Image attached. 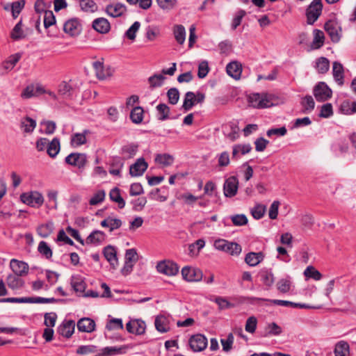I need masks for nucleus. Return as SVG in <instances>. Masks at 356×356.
Listing matches in <instances>:
<instances>
[{"label": "nucleus", "mask_w": 356, "mask_h": 356, "mask_svg": "<svg viewBox=\"0 0 356 356\" xmlns=\"http://www.w3.org/2000/svg\"><path fill=\"white\" fill-rule=\"evenodd\" d=\"M213 245L216 249L229 253L231 255H238L242 250L241 246L237 243L221 238L216 240Z\"/></svg>", "instance_id": "nucleus-1"}, {"label": "nucleus", "mask_w": 356, "mask_h": 356, "mask_svg": "<svg viewBox=\"0 0 356 356\" xmlns=\"http://www.w3.org/2000/svg\"><path fill=\"white\" fill-rule=\"evenodd\" d=\"M20 199L23 203L34 208H40L44 203L42 194L37 191L24 193Z\"/></svg>", "instance_id": "nucleus-2"}, {"label": "nucleus", "mask_w": 356, "mask_h": 356, "mask_svg": "<svg viewBox=\"0 0 356 356\" xmlns=\"http://www.w3.org/2000/svg\"><path fill=\"white\" fill-rule=\"evenodd\" d=\"M313 95L317 102H325L332 97V90L326 83L320 81L314 87Z\"/></svg>", "instance_id": "nucleus-3"}, {"label": "nucleus", "mask_w": 356, "mask_h": 356, "mask_svg": "<svg viewBox=\"0 0 356 356\" xmlns=\"http://www.w3.org/2000/svg\"><path fill=\"white\" fill-rule=\"evenodd\" d=\"M324 29L332 42L337 43L342 36V30L340 24L337 20H328L324 26Z\"/></svg>", "instance_id": "nucleus-4"}, {"label": "nucleus", "mask_w": 356, "mask_h": 356, "mask_svg": "<svg viewBox=\"0 0 356 356\" xmlns=\"http://www.w3.org/2000/svg\"><path fill=\"white\" fill-rule=\"evenodd\" d=\"M322 9V0H313L306 11L307 23L313 24L321 15Z\"/></svg>", "instance_id": "nucleus-5"}, {"label": "nucleus", "mask_w": 356, "mask_h": 356, "mask_svg": "<svg viewBox=\"0 0 356 356\" xmlns=\"http://www.w3.org/2000/svg\"><path fill=\"white\" fill-rule=\"evenodd\" d=\"M65 162L79 170H83L87 164L88 159L86 154L74 152L65 157Z\"/></svg>", "instance_id": "nucleus-6"}, {"label": "nucleus", "mask_w": 356, "mask_h": 356, "mask_svg": "<svg viewBox=\"0 0 356 356\" xmlns=\"http://www.w3.org/2000/svg\"><path fill=\"white\" fill-rule=\"evenodd\" d=\"M178 265L170 260L159 261L156 265V270L159 273L168 276H174L179 272Z\"/></svg>", "instance_id": "nucleus-7"}, {"label": "nucleus", "mask_w": 356, "mask_h": 356, "mask_svg": "<svg viewBox=\"0 0 356 356\" xmlns=\"http://www.w3.org/2000/svg\"><path fill=\"white\" fill-rule=\"evenodd\" d=\"M44 92H46V90L41 84H30L22 90L20 96L22 99H27L38 97Z\"/></svg>", "instance_id": "nucleus-8"}, {"label": "nucleus", "mask_w": 356, "mask_h": 356, "mask_svg": "<svg viewBox=\"0 0 356 356\" xmlns=\"http://www.w3.org/2000/svg\"><path fill=\"white\" fill-rule=\"evenodd\" d=\"M189 345L194 352L202 351L207 346V339L203 334H195L190 338Z\"/></svg>", "instance_id": "nucleus-9"}, {"label": "nucleus", "mask_w": 356, "mask_h": 356, "mask_svg": "<svg viewBox=\"0 0 356 356\" xmlns=\"http://www.w3.org/2000/svg\"><path fill=\"white\" fill-rule=\"evenodd\" d=\"M181 275L187 282H199L202 279V272L200 269L189 266L181 269Z\"/></svg>", "instance_id": "nucleus-10"}, {"label": "nucleus", "mask_w": 356, "mask_h": 356, "mask_svg": "<svg viewBox=\"0 0 356 356\" xmlns=\"http://www.w3.org/2000/svg\"><path fill=\"white\" fill-rule=\"evenodd\" d=\"M238 188V181L235 176L227 178L223 185L224 195L227 197H232L236 195Z\"/></svg>", "instance_id": "nucleus-11"}, {"label": "nucleus", "mask_w": 356, "mask_h": 356, "mask_svg": "<svg viewBox=\"0 0 356 356\" xmlns=\"http://www.w3.org/2000/svg\"><path fill=\"white\" fill-rule=\"evenodd\" d=\"M92 66L95 70L97 77L100 80L111 77L114 72V70L111 67L105 68L103 62L99 60L94 62Z\"/></svg>", "instance_id": "nucleus-12"}, {"label": "nucleus", "mask_w": 356, "mask_h": 356, "mask_svg": "<svg viewBox=\"0 0 356 356\" xmlns=\"http://www.w3.org/2000/svg\"><path fill=\"white\" fill-rule=\"evenodd\" d=\"M81 24L77 19H68L63 24V31L71 37H76L81 33Z\"/></svg>", "instance_id": "nucleus-13"}, {"label": "nucleus", "mask_w": 356, "mask_h": 356, "mask_svg": "<svg viewBox=\"0 0 356 356\" xmlns=\"http://www.w3.org/2000/svg\"><path fill=\"white\" fill-rule=\"evenodd\" d=\"M103 254L105 259L110 264L111 268L113 269H116L119 265V262L115 248L111 245L106 246L103 249Z\"/></svg>", "instance_id": "nucleus-14"}, {"label": "nucleus", "mask_w": 356, "mask_h": 356, "mask_svg": "<svg viewBox=\"0 0 356 356\" xmlns=\"http://www.w3.org/2000/svg\"><path fill=\"white\" fill-rule=\"evenodd\" d=\"M145 327V323L143 321L138 319L131 320L126 324V329L127 332L136 335H141L144 334Z\"/></svg>", "instance_id": "nucleus-15"}, {"label": "nucleus", "mask_w": 356, "mask_h": 356, "mask_svg": "<svg viewBox=\"0 0 356 356\" xmlns=\"http://www.w3.org/2000/svg\"><path fill=\"white\" fill-rule=\"evenodd\" d=\"M104 11L112 17H118L127 12V7L121 3H111L106 6Z\"/></svg>", "instance_id": "nucleus-16"}, {"label": "nucleus", "mask_w": 356, "mask_h": 356, "mask_svg": "<svg viewBox=\"0 0 356 356\" xmlns=\"http://www.w3.org/2000/svg\"><path fill=\"white\" fill-rule=\"evenodd\" d=\"M75 329V321L73 320H65L58 327L57 332L63 337L69 339L72 337Z\"/></svg>", "instance_id": "nucleus-17"}, {"label": "nucleus", "mask_w": 356, "mask_h": 356, "mask_svg": "<svg viewBox=\"0 0 356 356\" xmlns=\"http://www.w3.org/2000/svg\"><path fill=\"white\" fill-rule=\"evenodd\" d=\"M148 167L147 163L143 158H139L129 168V174L132 177L141 176Z\"/></svg>", "instance_id": "nucleus-18"}, {"label": "nucleus", "mask_w": 356, "mask_h": 356, "mask_svg": "<svg viewBox=\"0 0 356 356\" xmlns=\"http://www.w3.org/2000/svg\"><path fill=\"white\" fill-rule=\"evenodd\" d=\"M10 266L16 276L26 275L29 272V266L26 262L15 259H11Z\"/></svg>", "instance_id": "nucleus-19"}, {"label": "nucleus", "mask_w": 356, "mask_h": 356, "mask_svg": "<svg viewBox=\"0 0 356 356\" xmlns=\"http://www.w3.org/2000/svg\"><path fill=\"white\" fill-rule=\"evenodd\" d=\"M248 102L250 106L254 108L267 107V94L262 95L259 93H253L248 97Z\"/></svg>", "instance_id": "nucleus-20"}, {"label": "nucleus", "mask_w": 356, "mask_h": 356, "mask_svg": "<svg viewBox=\"0 0 356 356\" xmlns=\"http://www.w3.org/2000/svg\"><path fill=\"white\" fill-rule=\"evenodd\" d=\"M77 329L79 332L90 333L95 330V322L90 318L84 317L78 321Z\"/></svg>", "instance_id": "nucleus-21"}, {"label": "nucleus", "mask_w": 356, "mask_h": 356, "mask_svg": "<svg viewBox=\"0 0 356 356\" xmlns=\"http://www.w3.org/2000/svg\"><path fill=\"white\" fill-rule=\"evenodd\" d=\"M128 347L127 346H107L102 348L100 353L96 356H113L116 355L125 354Z\"/></svg>", "instance_id": "nucleus-22"}, {"label": "nucleus", "mask_w": 356, "mask_h": 356, "mask_svg": "<svg viewBox=\"0 0 356 356\" xmlns=\"http://www.w3.org/2000/svg\"><path fill=\"white\" fill-rule=\"evenodd\" d=\"M106 238V234L100 230H94L86 238V244H93L99 245L105 241Z\"/></svg>", "instance_id": "nucleus-23"}, {"label": "nucleus", "mask_w": 356, "mask_h": 356, "mask_svg": "<svg viewBox=\"0 0 356 356\" xmlns=\"http://www.w3.org/2000/svg\"><path fill=\"white\" fill-rule=\"evenodd\" d=\"M123 159L120 156H114L110 161V168L108 172L114 176L121 177V170L124 166Z\"/></svg>", "instance_id": "nucleus-24"}, {"label": "nucleus", "mask_w": 356, "mask_h": 356, "mask_svg": "<svg viewBox=\"0 0 356 356\" xmlns=\"http://www.w3.org/2000/svg\"><path fill=\"white\" fill-rule=\"evenodd\" d=\"M226 71L229 76L237 80L239 79L242 73L241 64L237 61H232L227 64Z\"/></svg>", "instance_id": "nucleus-25"}, {"label": "nucleus", "mask_w": 356, "mask_h": 356, "mask_svg": "<svg viewBox=\"0 0 356 356\" xmlns=\"http://www.w3.org/2000/svg\"><path fill=\"white\" fill-rule=\"evenodd\" d=\"M92 28L100 33H106L111 29L109 22L104 17L95 19L92 22Z\"/></svg>", "instance_id": "nucleus-26"}, {"label": "nucleus", "mask_w": 356, "mask_h": 356, "mask_svg": "<svg viewBox=\"0 0 356 356\" xmlns=\"http://www.w3.org/2000/svg\"><path fill=\"white\" fill-rule=\"evenodd\" d=\"M268 302L273 303L274 305L282 306V307H291L293 308H300V309H314L315 307L310 306L304 303H296L288 300H268Z\"/></svg>", "instance_id": "nucleus-27"}, {"label": "nucleus", "mask_w": 356, "mask_h": 356, "mask_svg": "<svg viewBox=\"0 0 356 356\" xmlns=\"http://www.w3.org/2000/svg\"><path fill=\"white\" fill-rule=\"evenodd\" d=\"M54 229V223L51 221L47 222L38 226L37 234L42 238L49 236Z\"/></svg>", "instance_id": "nucleus-28"}, {"label": "nucleus", "mask_w": 356, "mask_h": 356, "mask_svg": "<svg viewBox=\"0 0 356 356\" xmlns=\"http://www.w3.org/2000/svg\"><path fill=\"white\" fill-rule=\"evenodd\" d=\"M138 145L135 143H129L124 145L121 149V154L123 159H129L133 158L138 152Z\"/></svg>", "instance_id": "nucleus-29"}, {"label": "nucleus", "mask_w": 356, "mask_h": 356, "mask_svg": "<svg viewBox=\"0 0 356 356\" xmlns=\"http://www.w3.org/2000/svg\"><path fill=\"white\" fill-rule=\"evenodd\" d=\"M332 74L333 77L336 82L339 86H342L343 84V65L339 62H334L332 65Z\"/></svg>", "instance_id": "nucleus-30"}, {"label": "nucleus", "mask_w": 356, "mask_h": 356, "mask_svg": "<svg viewBox=\"0 0 356 356\" xmlns=\"http://www.w3.org/2000/svg\"><path fill=\"white\" fill-rule=\"evenodd\" d=\"M90 134L88 129L83 130L82 133H76L72 135L70 143L72 146L79 147L87 143L86 135Z\"/></svg>", "instance_id": "nucleus-31"}, {"label": "nucleus", "mask_w": 356, "mask_h": 356, "mask_svg": "<svg viewBox=\"0 0 356 356\" xmlns=\"http://www.w3.org/2000/svg\"><path fill=\"white\" fill-rule=\"evenodd\" d=\"M334 353L335 356H350L349 344L345 341H339L335 345Z\"/></svg>", "instance_id": "nucleus-32"}, {"label": "nucleus", "mask_w": 356, "mask_h": 356, "mask_svg": "<svg viewBox=\"0 0 356 356\" xmlns=\"http://www.w3.org/2000/svg\"><path fill=\"white\" fill-rule=\"evenodd\" d=\"M156 329L162 333L167 332L170 330L169 320L165 316H158L155 319Z\"/></svg>", "instance_id": "nucleus-33"}, {"label": "nucleus", "mask_w": 356, "mask_h": 356, "mask_svg": "<svg viewBox=\"0 0 356 356\" xmlns=\"http://www.w3.org/2000/svg\"><path fill=\"white\" fill-rule=\"evenodd\" d=\"M71 286L76 292H84L86 284L83 278L80 275H73L71 278Z\"/></svg>", "instance_id": "nucleus-34"}, {"label": "nucleus", "mask_w": 356, "mask_h": 356, "mask_svg": "<svg viewBox=\"0 0 356 356\" xmlns=\"http://www.w3.org/2000/svg\"><path fill=\"white\" fill-rule=\"evenodd\" d=\"M20 127L24 133L31 134L36 127V121L30 117L26 116L21 120Z\"/></svg>", "instance_id": "nucleus-35"}, {"label": "nucleus", "mask_w": 356, "mask_h": 356, "mask_svg": "<svg viewBox=\"0 0 356 356\" xmlns=\"http://www.w3.org/2000/svg\"><path fill=\"white\" fill-rule=\"evenodd\" d=\"M325 35L322 31L318 29L314 30V38L311 44L312 49H318L324 44Z\"/></svg>", "instance_id": "nucleus-36"}, {"label": "nucleus", "mask_w": 356, "mask_h": 356, "mask_svg": "<svg viewBox=\"0 0 356 356\" xmlns=\"http://www.w3.org/2000/svg\"><path fill=\"white\" fill-rule=\"evenodd\" d=\"M174 37L179 44H183L186 40V30L183 25L176 24L173 26Z\"/></svg>", "instance_id": "nucleus-37"}, {"label": "nucleus", "mask_w": 356, "mask_h": 356, "mask_svg": "<svg viewBox=\"0 0 356 356\" xmlns=\"http://www.w3.org/2000/svg\"><path fill=\"white\" fill-rule=\"evenodd\" d=\"M264 258L261 252H249L246 254L245 261L251 266H255L259 264Z\"/></svg>", "instance_id": "nucleus-38"}, {"label": "nucleus", "mask_w": 356, "mask_h": 356, "mask_svg": "<svg viewBox=\"0 0 356 356\" xmlns=\"http://www.w3.org/2000/svg\"><path fill=\"white\" fill-rule=\"evenodd\" d=\"M315 69L320 74H325L330 69V61L325 57H320L315 61Z\"/></svg>", "instance_id": "nucleus-39"}, {"label": "nucleus", "mask_w": 356, "mask_h": 356, "mask_svg": "<svg viewBox=\"0 0 356 356\" xmlns=\"http://www.w3.org/2000/svg\"><path fill=\"white\" fill-rule=\"evenodd\" d=\"M73 88L66 81H62L58 87V96L63 99L70 98L72 95Z\"/></svg>", "instance_id": "nucleus-40"}, {"label": "nucleus", "mask_w": 356, "mask_h": 356, "mask_svg": "<svg viewBox=\"0 0 356 356\" xmlns=\"http://www.w3.org/2000/svg\"><path fill=\"white\" fill-rule=\"evenodd\" d=\"M109 197L111 201L118 203L120 209H123L125 206V201L122 197L120 190L118 187L113 188L109 193Z\"/></svg>", "instance_id": "nucleus-41"}, {"label": "nucleus", "mask_w": 356, "mask_h": 356, "mask_svg": "<svg viewBox=\"0 0 356 356\" xmlns=\"http://www.w3.org/2000/svg\"><path fill=\"white\" fill-rule=\"evenodd\" d=\"M340 111L345 115H353L356 113V101H343L340 106Z\"/></svg>", "instance_id": "nucleus-42"}, {"label": "nucleus", "mask_w": 356, "mask_h": 356, "mask_svg": "<svg viewBox=\"0 0 356 356\" xmlns=\"http://www.w3.org/2000/svg\"><path fill=\"white\" fill-rule=\"evenodd\" d=\"M20 58V54L17 53L13 54L8 57V60H6L2 63L1 67L6 71L11 70L12 69H13V67L15 66V65L19 60Z\"/></svg>", "instance_id": "nucleus-43"}, {"label": "nucleus", "mask_w": 356, "mask_h": 356, "mask_svg": "<svg viewBox=\"0 0 356 356\" xmlns=\"http://www.w3.org/2000/svg\"><path fill=\"white\" fill-rule=\"evenodd\" d=\"M157 119L160 121H164L169 118L170 109L165 104H159L156 106Z\"/></svg>", "instance_id": "nucleus-44"}, {"label": "nucleus", "mask_w": 356, "mask_h": 356, "mask_svg": "<svg viewBox=\"0 0 356 356\" xmlns=\"http://www.w3.org/2000/svg\"><path fill=\"white\" fill-rule=\"evenodd\" d=\"M60 151V141L57 138H54L51 142H49L47 152L51 158H54Z\"/></svg>", "instance_id": "nucleus-45"}, {"label": "nucleus", "mask_w": 356, "mask_h": 356, "mask_svg": "<svg viewBox=\"0 0 356 356\" xmlns=\"http://www.w3.org/2000/svg\"><path fill=\"white\" fill-rule=\"evenodd\" d=\"M196 104L195 94L193 92H187L185 94L184 103L182 105L183 108L188 111Z\"/></svg>", "instance_id": "nucleus-46"}, {"label": "nucleus", "mask_w": 356, "mask_h": 356, "mask_svg": "<svg viewBox=\"0 0 356 356\" xmlns=\"http://www.w3.org/2000/svg\"><path fill=\"white\" fill-rule=\"evenodd\" d=\"M143 109L140 106L134 107L130 113V118L135 124L140 123L143 120Z\"/></svg>", "instance_id": "nucleus-47"}, {"label": "nucleus", "mask_w": 356, "mask_h": 356, "mask_svg": "<svg viewBox=\"0 0 356 356\" xmlns=\"http://www.w3.org/2000/svg\"><path fill=\"white\" fill-rule=\"evenodd\" d=\"M10 37L14 40H19L26 37V35L22 30V23L20 20L13 29L10 33Z\"/></svg>", "instance_id": "nucleus-48"}, {"label": "nucleus", "mask_w": 356, "mask_h": 356, "mask_svg": "<svg viewBox=\"0 0 356 356\" xmlns=\"http://www.w3.org/2000/svg\"><path fill=\"white\" fill-rule=\"evenodd\" d=\"M79 6L81 9L86 13H95L98 9L97 3L93 0H83Z\"/></svg>", "instance_id": "nucleus-49"}, {"label": "nucleus", "mask_w": 356, "mask_h": 356, "mask_svg": "<svg viewBox=\"0 0 356 356\" xmlns=\"http://www.w3.org/2000/svg\"><path fill=\"white\" fill-rule=\"evenodd\" d=\"M38 251L40 254H42L47 259H49L52 257V250L48 245L47 243L44 241H42L39 243L38 246Z\"/></svg>", "instance_id": "nucleus-50"}, {"label": "nucleus", "mask_w": 356, "mask_h": 356, "mask_svg": "<svg viewBox=\"0 0 356 356\" xmlns=\"http://www.w3.org/2000/svg\"><path fill=\"white\" fill-rule=\"evenodd\" d=\"M307 278H312L316 281H318L322 278V274L316 270L314 266H307L303 273Z\"/></svg>", "instance_id": "nucleus-51"}, {"label": "nucleus", "mask_w": 356, "mask_h": 356, "mask_svg": "<svg viewBox=\"0 0 356 356\" xmlns=\"http://www.w3.org/2000/svg\"><path fill=\"white\" fill-rule=\"evenodd\" d=\"M160 35V30L157 26H149L146 28L145 38L149 42L154 41Z\"/></svg>", "instance_id": "nucleus-52"}, {"label": "nucleus", "mask_w": 356, "mask_h": 356, "mask_svg": "<svg viewBox=\"0 0 356 356\" xmlns=\"http://www.w3.org/2000/svg\"><path fill=\"white\" fill-rule=\"evenodd\" d=\"M165 77L163 74H155L148 79V82L149 83V87L151 88H154L156 87H161L163 85V81Z\"/></svg>", "instance_id": "nucleus-53"}, {"label": "nucleus", "mask_w": 356, "mask_h": 356, "mask_svg": "<svg viewBox=\"0 0 356 356\" xmlns=\"http://www.w3.org/2000/svg\"><path fill=\"white\" fill-rule=\"evenodd\" d=\"M280 205L281 202L279 200H275L272 202L268 209V218L270 219H277Z\"/></svg>", "instance_id": "nucleus-54"}, {"label": "nucleus", "mask_w": 356, "mask_h": 356, "mask_svg": "<svg viewBox=\"0 0 356 356\" xmlns=\"http://www.w3.org/2000/svg\"><path fill=\"white\" fill-rule=\"evenodd\" d=\"M140 27V23L138 21L135 22L125 32V36L131 40H135L136 33L139 30Z\"/></svg>", "instance_id": "nucleus-55"}, {"label": "nucleus", "mask_w": 356, "mask_h": 356, "mask_svg": "<svg viewBox=\"0 0 356 356\" xmlns=\"http://www.w3.org/2000/svg\"><path fill=\"white\" fill-rule=\"evenodd\" d=\"M156 162L164 166L170 165L174 161L173 157L168 154H158L155 159Z\"/></svg>", "instance_id": "nucleus-56"}, {"label": "nucleus", "mask_w": 356, "mask_h": 356, "mask_svg": "<svg viewBox=\"0 0 356 356\" xmlns=\"http://www.w3.org/2000/svg\"><path fill=\"white\" fill-rule=\"evenodd\" d=\"M167 96H168V102L170 104L175 105L179 101V92L177 88H172L168 90Z\"/></svg>", "instance_id": "nucleus-57"}, {"label": "nucleus", "mask_w": 356, "mask_h": 356, "mask_svg": "<svg viewBox=\"0 0 356 356\" xmlns=\"http://www.w3.org/2000/svg\"><path fill=\"white\" fill-rule=\"evenodd\" d=\"M56 18L51 10L44 11V26L47 29L51 26L55 24Z\"/></svg>", "instance_id": "nucleus-58"}, {"label": "nucleus", "mask_w": 356, "mask_h": 356, "mask_svg": "<svg viewBox=\"0 0 356 356\" xmlns=\"http://www.w3.org/2000/svg\"><path fill=\"white\" fill-rule=\"evenodd\" d=\"M252 149V147L250 144L237 145L233 148L232 155L233 157L236 156L238 153L241 152V154H245L249 153Z\"/></svg>", "instance_id": "nucleus-59"}, {"label": "nucleus", "mask_w": 356, "mask_h": 356, "mask_svg": "<svg viewBox=\"0 0 356 356\" xmlns=\"http://www.w3.org/2000/svg\"><path fill=\"white\" fill-rule=\"evenodd\" d=\"M266 211V207L261 204H257L251 209V214L254 219L261 218Z\"/></svg>", "instance_id": "nucleus-60"}, {"label": "nucleus", "mask_w": 356, "mask_h": 356, "mask_svg": "<svg viewBox=\"0 0 356 356\" xmlns=\"http://www.w3.org/2000/svg\"><path fill=\"white\" fill-rule=\"evenodd\" d=\"M106 328L108 330H122L123 323L121 318H112L106 323Z\"/></svg>", "instance_id": "nucleus-61"}, {"label": "nucleus", "mask_w": 356, "mask_h": 356, "mask_svg": "<svg viewBox=\"0 0 356 356\" xmlns=\"http://www.w3.org/2000/svg\"><path fill=\"white\" fill-rule=\"evenodd\" d=\"M302 107L308 112H311L315 106V102L311 95H306L301 102Z\"/></svg>", "instance_id": "nucleus-62"}, {"label": "nucleus", "mask_w": 356, "mask_h": 356, "mask_svg": "<svg viewBox=\"0 0 356 356\" xmlns=\"http://www.w3.org/2000/svg\"><path fill=\"white\" fill-rule=\"evenodd\" d=\"M234 337L233 334L229 333L227 335V339H222L220 340L221 344L222 346V350L225 352H229L232 350V345L234 343Z\"/></svg>", "instance_id": "nucleus-63"}, {"label": "nucleus", "mask_w": 356, "mask_h": 356, "mask_svg": "<svg viewBox=\"0 0 356 356\" xmlns=\"http://www.w3.org/2000/svg\"><path fill=\"white\" fill-rule=\"evenodd\" d=\"M7 283L12 289L19 288L22 286L23 282L18 276L10 275L7 277Z\"/></svg>", "instance_id": "nucleus-64"}]
</instances>
